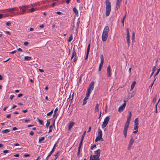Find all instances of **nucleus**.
I'll return each instance as SVG.
<instances>
[{
    "mask_svg": "<svg viewBox=\"0 0 160 160\" xmlns=\"http://www.w3.org/2000/svg\"><path fill=\"white\" fill-rule=\"evenodd\" d=\"M131 116L132 112H129V115L127 117V121L125 123L123 130V134L125 138H126L127 136L128 129L129 126Z\"/></svg>",
    "mask_w": 160,
    "mask_h": 160,
    "instance_id": "obj_1",
    "label": "nucleus"
},
{
    "mask_svg": "<svg viewBox=\"0 0 160 160\" xmlns=\"http://www.w3.org/2000/svg\"><path fill=\"white\" fill-rule=\"evenodd\" d=\"M109 32V27L106 26L103 31L102 35V39L103 41H105L107 39Z\"/></svg>",
    "mask_w": 160,
    "mask_h": 160,
    "instance_id": "obj_2",
    "label": "nucleus"
},
{
    "mask_svg": "<svg viewBox=\"0 0 160 160\" xmlns=\"http://www.w3.org/2000/svg\"><path fill=\"white\" fill-rule=\"evenodd\" d=\"M95 155H91L90 160H100L99 157L100 155V149H99L94 152Z\"/></svg>",
    "mask_w": 160,
    "mask_h": 160,
    "instance_id": "obj_3",
    "label": "nucleus"
},
{
    "mask_svg": "<svg viewBox=\"0 0 160 160\" xmlns=\"http://www.w3.org/2000/svg\"><path fill=\"white\" fill-rule=\"evenodd\" d=\"M106 3V14L107 16H109L111 10V4L110 1L107 0Z\"/></svg>",
    "mask_w": 160,
    "mask_h": 160,
    "instance_id": "obj_4",
    "label": "nucleus"
},
{
    "mask_svg": "<svg viewBox=\"0 0 160 160\" xmlns=\"http://www.w3.org/2000/svg\"><path fill=\"white\" fill-rule=\"evenodd\" d=\"M110 118L108 116L107 117L104 119V122L102 125V128L105 127L107 125L108 122Z\"/></svg>",
    "mask_w": 160,
    "mask_h": 160,
    "instance_id": "obj_5",
    "label": "nucleus"
},
{
    "mask_svg": "<svg viewBox=\"0 0 160 160\" xmlns=\"http://www.w3.org/2000/svg\"><path fill=\"white\" fill-rule=\"evenodd\" d=\"M124 102L123 104L122 105L120 106L118 108V111L120 112H121L123 110L126 105V101L125 100H124Z\"/></svg>",
    "mask_w": 160,
    "mask_h": 160,
    "instance_id": "obj_6",
    "label": "nucleus"
},
{
    "mask_svg": "<svg viewBox=\"0 0 160 160\" xmlns=\"http://www.w3.org/2000/svg\"><path fill=\"white\" fill-rule=\"evenodd\" d=\"M127 42L128 43V47H129L130 42L129 33L128 28L127 29Z\"/></svg>",
    "mask_w": 160,
    "mask_h": 160,
    "instance_id": "obj_7",
    "label": "nucleus"
},
{
    "mask_svg": "<svg viewBox=\"0 0 160 160\" xmlns=\"http://www.w3.org/2000/svg\"><path fill=\"white\" fill-rule=\"evenodd\" d=\"M19 8L20 9L22 10V13L21 14H23L26 11V10L29 7L28 6L26 5L22 6V7H19Z\"/></svg>",
    "mask_w": 160,
    "mask_h": 160,
    "instance_id": "obj_8",
    "label": "nucleus"
},
{
    "mask_svg": "<svg viewBox=\"0 0 160 160\" xmlns=\"http://www.w3.org/2000/svg\"><path fill=\"white\" fill-rule=\"evenodd\" d=\"M94 83L93 82H91L90 84L89 85V87L88 88V90H90V91H92V90L94 88Z\"/></svg>",
    "mask_w": 160,
    "mask_h": 160,
    "instance_id": "obj_9",
    "label": "nucleus"
},
{
    "mask_svg": "<svg viewBox=\"0 0 160 160\" xmlns=\"http://www.w3.org/2000/svg\"><path fill=\"white\" fill-rule=\"evenodd\" d=\"M98 136L96 138L95 140V141L97 142L98 141L100 140V127L98 128Z\"/></svg>",
    "mask_w": 160,
    "mask_h": 160,
    "instance_id": "obj_10",
    "label": "nucleus"
},
{
    "mask_svg": "<svg viewBox=\"0 0 160 160\" xmlns=\"http://www.w3.org/2000/svg\"><path fill=\"white\" fill-rule=\"evenodd\" d=\"M15 8H9L8 9H6L5 10H7L8 12H10V13L12 14L14 13V12H15Z\"/></svg>",
    "mask_w": 160,
    "mask_h": 160,
    "instance_id": "obj_11",
    "label": "nucleus"
},
{
    "mask_svg": "<svg viewBox=\"0 0 160 160\" xmlns=\"http://www.w3.org/2000/svg\"><path fill=\"white\" fill-rule=\"evenodd\" d=\"M75 122H70L68 125V130H70L72 128V126L75 124Z\"/></svg>",
    "mask_w": 160,
    "mask_h": 160,
    "instance_id": "obj_12",
    "label": "nucleus"
},
{
    "mask_svg": "<svg viewBox=\"0 0 160 160\" xmlns=\"http://www.w3.org/2000/svg\"><path fill=\"white\" fill-rule=\"evenodd\" d=\"M104 62V58L102 55H101V69L103 65Z\"/></svg>",
    "mask_w": 160,
    "mask_h": 160,
    "instance_id": "obj_13",
    "label": "nucleus"
},
{
    "mask_svg": "<svg viewBox=\"0 0 160 160\" xmlns=\"http://www.w3.org/2000/svg\"><path fill=\"white\" fill-rule=\"evenodd\" d=\"M156 65H155L154 66L152 69V72L150 75V77H151L153 75L155 71L156 70Z\"/></svg>",
    "mask_w": 160,
    "mask_h": 160,
    "instance_id": "obj_14",
    "label": "nucleus"
},
{
    "mask_svg": "<svg viewBox=\"0 0 160 160\" xmlns=\"http://www.w3.org/2000/svg\"><path fill=\"white\" fill-rule=\"evenodd\" d=\"M76 53L75 52V49L74 48H73L72 50V54L71 57V59H72L74 56H75Z\"/></svg>",
    "mask_w": 160,
    "mask_h": 160,
    "instance_id": "obj_15",
    "label": "nucleus"
},
{
    "mask_svg": "<svg viewBox=\"0 0 160 160\" xmlns=\"http://www.w3.org/2000/svg\"><path fill=\"white\" fill-rule=\"evenodd\" d=\"M73 12L75 13V15L78 16V11L75 7L73 8Z\"/></svg>",
    "mask_w": 160,
    "mask_h": 160,
    "instance_id": "obj_16",
    "label": "nucleus"
},
{
    "mask_svg": "<svg viewBox=\"0 0 160 160\" xmlns=\"http://www.w3.org/2000/svg\"><path fill=\"white\" fill-rule=\"evenodd\" d=\"M136 83V82L135 81H133L132 82V83L131 85V89H130L131 91L132 90V89H133Z\"/></svg>",
    "mask_w": 160,
    "mask_h": 160,
    "instance_id": "obj_17",
    "label": "nucleus"
},
{
    "mask_svg": "<svg viewBox=\"0 0 160 160\" xmlns=\"http://www.w3.org/2000/svg\"><path fill=\"white\" fill-rule=\"evenodd\" d=\"M134 142V139L133 137H132L129 141V144L131 145H132L133 144Z\"/></svg>",
    "mask_w": 160,
    "mask_h": 160,
    "instance_id": "obj_18",
    "label": "nucleus"
},
{
    "mask_svg": "<svg viewBox=\"0 0 160 160\" xmlns=\"http://www.w3.org/2000/svg\"><path fill=\"white\" fill-rule=\"evenodd\" d=\"M60 155V152L58 151L54 155L55 156V158H54V160H56V159L58 158V157Z\"/></svg>",
    "mask_w": 160,
    "mask_h": 160,
    "instance_id": "obj_19",
    "label": "nucleus"
},
{
    "mask_svg": "<svg viewBox=\"0 0 160 160\" xmlns=\"http://www.w3.org/2000/svg\"><path fill=\"white\" fill-rule=\"evenodd\" d=\"M95 112H98L99 111V104L97 103L95 107Z\"/></svg>",
    "mask_w": 160,
    "mask_h": 160,
    "instance_id": "obj_20",
    "label": "nucleus"
},
{
    "mask_svg": "<svg viewBox=\"0 0 160 160\" xmlns=\"http://www.w3.org/2000/svg\"><path fill=\"white\" fill-rule=\"evenodd\" d=\"M91 91H90V90H87V92L86 93V97L87 98H88L89 97L90 95V94L91 92Z\"/></svg>",
    "mask_w": 160,
    "mask_h": 160,
    "instance_id": "obj_21",
    "label": "nucleus"
},
{
    "mask_svg": "<svg viewBox=\"0 0 160 160\" xmlns=\"http://www.w3.org/2000/svg\"><path fill=\"white\" fill-rule=\"evenodd\" d=\"M138 118H136L134 120V125H138Z\"/></svg>",
    "mask_w": 160,
    "mask_h": 160,
    "instance_id": "obj_22",
    "label": "nucleus"
},
{
    "mask_svg": "<svg viewBox=\"0 0 160 160\" xmlns=\"http://www.w3.org/2000/svg\"><path fill=\"white\" fill-rule=\"evenodd\" d=\"M88 99V98H87V97H85L83 100V103L82 105H85L86 103V101Z\"/></svg>",
    "mask_w": 160,
    "mask_h": 160,
    "instance_id": "obj_23",
    "label": "nucleus"
},
{
    "mask_svg": "<svg viewBox=\"0 0 160 160\" xmlns=\"http://www.w3.org/2000/svg\"><path fill=\"white\" fill-rule=\"evenodd\" d=\"M120 6V4L119 3L116 2V9H118Z\"/></svg>",
    "mask_w": 160,
    "mask_h": 160,
    "instance_id": "obj_24",
    "label": "nucleus"
},
{
    "mask_svg": "<svg viewBox=\"0 0 160 160\" xmlns=\"http://www.w3.org/2000/svg\"><path fill=\"white\" fill-rule=\"evenodd\" d=\"M10 131V130L9 129H5L2 131V132L4 133H7Z\"/></svg>",
    "mask_w": 160,
    "mask_h": 160,
    "instance_id": "obj_25",
    "label": "nucleus"
},
{
    "mask_svg": "<svg viewBox=\"0 0 160 160\" xmlns=\"http://www.w3.org/2000/svg\"><path fill=\"white\" fill-rule=\"evenodd\" d=\"M50 120H48L47 123L46 124V127H47V128H48V126L50 125Z\"/></svg>",
    "mask_w": 160,
    "mask_h": 160,
    "instance_id": "obj_26",
    "label": "nucleus"
},
{
    "mask_svg": "<svg viewBox=\"0 0 160 160\" xmlns=\"http://www.w3.org/2000/svg\"><path fill=\"white\" fill-rule=\"evenodd\" d=\"M73 38H72V34H71L70 36L69 39L68 40V41L69 42H70L72 39Z\"/></svg>",
    "mask_w": 160,
    "mask_h": 160,
    "instance_id": "obj_27",
    "label": "nucleus"
},
{
    "mask_svg": "<svg viewBox=\"0 0 160 160\" xmlns=\"http://www.w3.org/2000/svg\"><path fill=\"white\" fill-rule=\"evenodd\" d=\"M31 59V58L29 56H25L24 57V59L25 60H29Z\"/></svg>",
    "mask_w": 160,
    "mask_h": 160,
    "instance_id": "obj_28",
    "label": "nucleus"
},
{
    "mask_svg": "<svg viewBox=\"0 0 160 160\" xmlns=\"http://www.w3.org/2000/svg\"><path fill=\"white\" fill-rule=\"evenodd\" d=\"M135 33L134 32H133L132 33V42H133L134 41Z\"/></svg>",
    "mask_w": 160,
    "mask_h": 160,
    "instance_id": "obj_29",
    "label": "nucleus"
},
{
    "mask_svg": "<svg viewBox=\"0 0 160 160\" xmlns=\"http://www.w3.org/2000/svg\"><path fill=\"white\" fill-rule=\"evenodd\" d=\"M90 48V44L89 43L88 45V48L87 49V52H89Z\"/></svg>",
    "mask_w": 160,
    "mask_h": 160,
    "instance_id": "obj_30",
    "label": "nucleus"
},
{
    "mask_svg": "<svg viewBox=\"0 0 160 160\" xmlns=\"http://www.w3.org/2000/svg\"><path fill=\"white\" fill-rule=\"evenodd\" d=\"M160 71V69H158V70H157V72L155 74V75H154V78H156V76L158 75V74L159 73V72Z\"/></svg>",
    "mask_w": 160,
    "mask_h": 160,
    "instance_id": "obj_31",
    "label": "nucleus"
},
{
    "mask_svg": "<svg viewBox=\"0 0 160 160\" xmlns=\"http://www.w3.org/2000/svg\"><path fill=\"white\" fill-rule=\"evenodd\" d=\"M53 126L52 125H51L49 126V130L48 131V133H50V132H51L52 131V128Z\"/></svg>",
    "mask_w": 160,
    "mask_h": 160,
    "instance_id": "obj_32",
    "label": "nucleus"
},
{
    "mask_svg": "<svg viewBox=\"0 0 160 160\" xmlns=\"http://www.w3.org/2000/svg\"><path fill=\"white\" fill-rule=\"evenodd\" d=\"M45 139V138L44 137H42L40 138L39 139V142H41V141Z\"/></svg>",
    "mask_w": 160,
    "mask_h": 160,
    "instance_id": "obj_33",
    "label": "nucleus"
},
{
    "mask_svg": "<svg viewBox=\"0 0 160 160\" xmlns=\"http://www.w3.org/2000/svg\"><path fill=\"white\" fill-rule=\"evenodd\" d=\"M53 112V109L50 112L48 113L47 114V115H48V116L51 115H52V113Z\"/></svg>",
    "mask_w": 160,
    "mask_h": 160,
    "instance_id": "obj_34",
    "label": "nucleus"
},
{
    "mask_svg": "<svg viewBox=\"0 0 160 160\" xmlns=\"http://www.w3.org/2000/svg\"><path fill=\"white\" fill-rule=\"evenodd\" d=\"M155 78V79L154 80V81L153 82H152V83L151 84V85H150V87H151V88H150V91L151 92V88L153 85V84L154 83V82L155 81V80H156V78Z\"/></svg>",
    "mask_w": 160,
    "mask_h": 160,
    "instance_id": "obj_35",
    "label": "nucleus"
},
{
    "mask_svg": "<svg viewBox=\"0 0 160 160\" xmlns=\"http://www.w3.org/2000/svg\"><path fill=\"white\" fill-rule=\"evenodd\" d=\"M86 133V131H85L84 132V133H83V134L82 135V137H81V140H83V139L84 138V136H85V135Z\"/></svg>",
    "mask_w": 160,
    "mask_h": 160,
    "instance_id": "obj_36",
    "label": "nucleus"
},
{
    "mask_svg": "<svg viewBox=\"0 0 160 160\" xmlns=\"http://www.w3.org/2000/svg\"><path fill=\"white\" fill-rule=\"evenodd\" d=\"M58 108H56L55 109L54 112V115H53V116H54L56 114L57 112L58 111Z\"/></svg>",
    "mask_w": 160,
    "mask_h": 160,
    "instance_id": "obj_37",
    "label": "nucleus"
},
{
    "mask_svg": "<svg viewBox=\"0 0 160 160\" xmlns=\"http://www.w3.org/2000/svg\"><path fill=\"white\" fill-rule=\"evenodd\" d=\"M38 121L39 123L40 124H41V125H43V122L42 121V120L39 119H38Z\"/></svg>",
    "mask_w": 160,
    "mask_h": 160,
    "instance_id": "obj_38",
    "label": "nucleus"
},
{
    "mask_svg": "<svg viewBox=\"0 0 160 160\" xmlns=\"http://www.w3.org/2000/svg\"><path fill=\"white\" fill-rule=\"evenodd\" d=\"M157 96L156 95L155 97L152 100V102L153 103H155L156 102L157 99Z\"/></svg>",
    "mask_w": 160,
    "mask_h": 160,
    "instance_id": "obj_39",
    "label": "nucleus"
},
{
    "mask_svg": "<svg viewBox=\"0 0 160 160\" xmlns=\"http://www.w3.org/2000/svg\"><path fill=\"white\" fill-rule=\"evenodd\" d=\"M138 125H134V129L136 130H138Z\"/></svg>",
    "mask_w": 160,
    "mask_h": 160,
    "instance_id": "obj_40",
    "label": "nucleus"
},
{
    "mask_svg": "<svg viewBox=\"0 0 160 160\" xmlns=\"http://www.w3.org/2000/svg\"><path fill=\"white\" fill-rule=\"evenodd\" d=\"M96 144H94L91 147V149L92 150H93L94 148H96Z\"/></svg>",
    "mask_w": 160,
    "mask_h": 160,
    "instance_id": "obj_41",
    "label": "nucleus"
},
{
    "mask_svg": "<svg viewBox=\"0 0 160 160\" xmlns=\"http://www.w3.org/2000/svg\"><path fill=\"white\" fill-rule=\"evenodd\" d=\"M52 154V153H51V152H50L49 154L48 155V156H47V158H46V159L48 160V158Z\"/></svg>",
    "mask_w": 160,
    "mask_h": 160,
    "instance_id": "obj_42",
    "label": "nucleus"
},
{
    "mask_svg": "<svg viewBox=\"0 0 160 160\" xmlns=\"http://www.w3.org/2000/svg\"><path fill=\"white\" fill-rule=\"evenodd\" d=\"M102 131L101 130V141H103V139L102 138Z\"/></svg>",
    "mask_w": 160,
    "mask_h": 160,
    "instance_id": "obj_43",
    "label": "nucleus"
},
{
    "mask_svg": "<svg viewBox=\"0 0 160 160\" xmlns=\"http://www.w3.org/2000/svg\"><path fill=\"white\" fill-rule=\"evenodd\" d=\"M89 53V52H87L86 55V57H85V60L87 59V58H88V55Z\"/></svg>",
    "mask_w": 160,
    "mask_h": 160,
    "instance_id": "obj_44",
    "label": "nucleus"
},
{
    "mask_svg": "<svg viewBox=\"0 0 160 160\" xmlns=\"http://www.w3.org/2000/svg\"><path fill=\"white\" fill-rule=\"evenodd\" d=\"M6 25L7 26H10L11 25V23L9 22H7L6 23Z\"/></svg>",
    "mask_w": 160,
    "mask_h": 160,
    "instance_id": "obj_45",
    "label": "nucleus"
},
{
    "mask_svg": "<svg viewBox=\"0 0 160 160\" xmlns=\"http://www.w3.org/2000/svg\"><path fill=\"white\" fill-rule=\"evenodd\" d=\"M30 11L31 12H33L35 10V8H32L30 9Z\"/></svg>",
    "mask_w": 160,
    "mask_h": 160,
    "instance_id": "obj_46",
    "label": "nucleus"
},
{
    "mask_svg": "<svg viewBox=\"0 0 160 160\" xmlns=\"http://www.w3.org/2000/svg\"><path fill=\"white\" fill-rule=\"evenodd\" d=\"M107 71H110V65L108 66V67Z\"/></svg>",
    "mask_w": 160,
    "mask_h": 160,
    "instance_id": "obj_47",
    "label": "nucleus"
},
{
    "mask_svg": "<svg viewBox=\"0 0 160 160\" xmlns=\"http://www.w3.org/2000/svg\"><path fill=\"white\" fill-rule=\"evenodd\" d=\"M107 75L108 77L110 76V71H107Z\"/></svg>",
    "mask_w": 160,
    "mask_h": 160,
    "instance_id": "obj_48",
    "label": "nucleus"
},
{
    "mask_svg": "<svg viewBox=\"0 0 160 160\" xmlns=\"http://www.w3.org/2000/svg\"><path fill=\"white\" fill-rule=\"evenodd\" d=\"M28 42H25L24 43V45L26 46H27L28 44Z\"/></svg>",
    "mask_w": 160,
    "mask_h": 160,
    "instance_id": "obj_49",
    "label": "nucleus"
},
{
    "mask_svg": "<svg viewBox=\"0 0 160 160\" xmlns=\"http://www.w3.org/2000/svg\"><path fill=\"white\" fill-rule=\"evenodd\" d=\"M9 152V151L8 150H5L3 151V152L4 153H6Z\"/></svg>",
    "mask_w": 160,
    "mask_h": 160,
    "instance_id": "obj_50",
    "label": "nucleus"
},
{
    "mask_svg": "<svg viewBox=\"0 0 160 160\" xmlns=\"http://www.w3.org/2000/svg\"><path fill=\"white\" fill-rule=\"evenodd\" d=\"M54 151H55V148H54V147H53L52 151L50 152L51 153H52V154L53 152H54Z\"/></svg>",
    "mask_w": 160,
    "mask_h": 160,
    "instance_id": "obj_51",
    "label": "nucleus"
},
{
    "mask_svg": "<svg viewBox=\"0 0 160 160\" xmlns=\"http://www.w3.org/2000/svg\"><path fill=\"white\" fill-rule=\"evenodd\" d=\"M23 94H22V93H20V94H19L18 95V98H20L22 96H23Z\"/></svg>",
    "mask_w": 160,
    "mask_h": 160,
    "instance_id": "obj_52",
    "label": "nucleus"
},
{
    "mask_svg": "<svg viewBox=\"0 0 160 160\" xmlns=\"http://www.w3.org/2000/svg\"><path fill=\"white\" fill-rule=\"evenodd\" d=\"M11 114H9L7 116V118H11Z\"/></svg>",
    "mask_w": 160,
    "mask_h": 160,
    "instance_id": "obj_53",
    "label": "nucleus"
},
{
    "mask_svg": "<svg viewBox=\"0 0 160 160\" xmlns=\"http://www.w3.org/2000/svg\"><path fill=\"white\" fill-rule=\"evenodd\" d=\"M83 140H81V141H80V143L79 144V145L82 146V142H83Z\"/></svg>",
    "mask_w": 160,
    "mask_h": 160,
    "instance_id": "obj_54",
    "label": "nucleus"
},
{
    "mask_svg": "<svg viewBox=\"0 0 160 160\" xmlns=\"http://www.w3.org/2000/svg\"><path fill=\"white\" fill-rule=\"evenodd\" d=\"M14 96L13 95H11L10 96V99L11 100H12L13 98H14Z\"/></svg>",
    "mask_w": 160,
    "mask_h": 160,
    "instance_id": "obj_55",
    "label": "nucleus"
},
{
    "mask_svg": "<svg viewBox=\"0 0 160 160\" xmlns=\"http://www.w3.org/2000/svg\"><path fill=\"white\" fill-rule=\"evenodd\" d=\"M30 134L32 136L34 134V132L32 131H31L30 132Z\"/></svg>",
    "mask_w": 160,
    "mask_h": 160,
    "instance_id": "obj_56",
    "label": "nucleus"
},
{
    "mask_svg": "<svg viewBox=\"0 0 160 160\" xmlns=\"http://www.w3.org/2000/svg\"><path fill=\"white\" fill-rule=\"evenodd\" d=\"M80 150H78V153H77V155H78V156H79V155L80 154Z\"/></svg>",
    "mask_w": 160,
    "mask_h": 160,
    "instance_id": "obj_57",
    "label": "nucleus"
},
{
    "mask_svg": "<svg viewBox=\"0 0 160 160\" xmlns=\"http://www.w3.org/2000/svg\"><path fill=\"white\" fill-rule=\"evenodd\" d=\"M28 111L27 109L23 110H22V112L24 113H26Z\"/></svg>",
    "mask_w": 160,
    "mask_h": 160,
    "instance_id": "obj_58",
    "label": "nucleus"
},
{
    "mask_svg": "<svg viewBox=\"0 0 160 160\" xmlns=\"http://www.w3.org/2000/svg\"><path fill=\"white\" fill-rule=\"evenodd\" d=\"M30 155L29 154H24V156L25 157H29L30 156Z\"/></svg>",
    "mask_w": 160,
    "mask_h": 160,
    "instance_id": "obj_59",
    "label": "nucleus"
},
{
    "mask_svg": "<svg viewBox=\"0 0 160 160\" xmlns=\"http://www.w3.org/2000/svg\"><path fill=\"white\" fill-rule=\"evenodd\" d=\"M39 71L41 72H44V70L43 69H39Z\"/></svg>",
    "mask_w": 160,
    "mask_h": 160,
    "instance_id": "obj_60",
    "label": "nucleus"
},
{
    "mask_svg": "<svg viewBox=\"0 0 160 160\" xmlns=\"http://www.w3.org/2000/svg\"><path fill=\"white\" fill-rule=\"evenodd\" d=\"M77 58L76 57V56H75L73 59L74 62L75 61H76L77 60Z\"/></svg>",
    "mask_w": 160,
    "mask_h": 160,
    "instance_id": "obj_61",
    "label": "nucleus"
},
{
    "mask_svg": "<svg viewBox=\"0 0 160 160\" xmlns=\"http://www.w3.org/2000/svg\"><path fill=\"white\" fill-rule=\"evenodd\" d=\"M16 52H17L16 50H14V51H13L11 52L10 53L12 54L15 53Z\"/></svg>",
    "mask_w": 160,
    "mask_h": 160,
    "instance_id": "obj_62",
    "label": "nucleus"
},
{
    "mask_svg": "<svg viewBox=\"0 0 160 160\" xmlns=\"http://www.w3.org/2000/svg\"><path fill=\"white\" fill-rule=\"evenodd\" d=\"M56 13L58 14V15H61L62 14V12H59V11H58V12H56Z\"/></svg>",
    "mask_w": 160,
    "mask_h": 160,
    "instance_id": "obj_63",
    "label": "nucleus"
},
{
    "mask_svg": "<svg viewBox=\"0 0 160 160\" xmlns=\"http://www.w3.org/2000/svg\"><path fill=\"white\" fill-rule=\"evenodd\" d=\"M5 32H6V33H7V34H9V35L11 34V33H10V32H9V31H6Z\"/></svg>",
    "mask_w": 160,
    "mask_h": 160,
    "instance_id": "obj_64",
    "label": "nucleus"
}]
</instances>
